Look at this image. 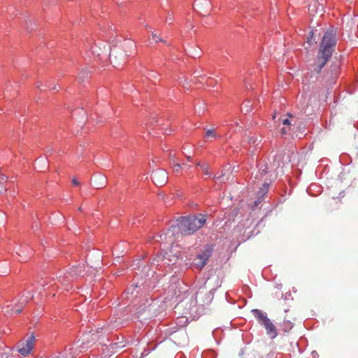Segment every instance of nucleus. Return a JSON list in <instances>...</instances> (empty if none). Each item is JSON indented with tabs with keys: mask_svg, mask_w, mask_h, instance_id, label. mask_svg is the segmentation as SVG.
<instances>
[{
	"mask_svg": "<svg viewBox=\"0 0 358 358\" xmlns=\"http://www.w3.org/2000/svg\"><path fill=\"white\" fill-rule=\"evenodd\" d=\"M336 42V29L331 27L325 31L322 39L318 50V57L313 65V71L317 73H320L321 70L331 57Z\"/></svg>",
	"mask_w": 358,
	"mask_h": 358,
	"instance_id": "obj_1",
	"label": "nucleus"
},
{
	"mask_svg": "<svg viewBox=\"0 0 358 358\" xmlns=\"http://www.w3.org/2000/svg\"><path fill=\"white\" fill-rule=\"evenodd\" d=\"M206 217L202 214L180 217L177 219L176 224L172 225L169 229L168 234L171 233L172 235H175L176 233H180L185 236L191 235L206 224Z\"/></svg>",
	"mask_w": 358,
	"mask_h": 358,
	"instance_id": "obj_2",
	"label": "nucleus"
},
{
	"mask_svg": "<svg viewBox=\"0 0 358 358\" xmlns=\"http://www.w3.org/2000/svg\"><path fill=\"white\" fill-rule=\"evenodd\" d=\"M31 298H33V295L29 294L27 296L23 295L20 298H15L11 301H6V306L2 307V311L6 316L17 315L21 313L26 303Z\"/></svg>",
	"mask_w": 358,
	"mask_h": 358,
	"instance_id": "obj_3",
	"label": "nucleus"
},
{
	"mask_svg": "<svg viewBox=\"0 0 358 358\" xmlns=\"http://www.w3.org/2000/svg\"><path fill=\"white\" fill-rule=\"evenodd\" d=\"M252 314L255 317L258 323L262 325L266 331V334L271 338L273 339L278 336V332L275 326L268 317L267 314L259 309H252L251 310Z\"/></svg>",
	"mask_w": 358,
	"mask_h": 358,
	"instance_id": "obj_4",
	"label": "nucleus"
},
{
	"mask_svg": "<svg viewBox=\"0 0 358 358\" xmlns=\"http://www.w3.org/2000/svg\"><path fill=\"white\" fill-rule=\"evenodd\" d=\"M213 250V248L211 245H205L194 259V266L198 269L203 268L211 257Z\"/></svg>",
	"mask_w": 358,
	"mask_h": 358,
	"instance_id": "obj_5",
	"label": "nucleus"
},
{
	"mask_svg": "<svg viewBox=\"0 0 358 358\" xmlns=\"http://www.w3.org/2000/svg\"><path fill=\"white\" fill-rule=\"evenodd\" d=\"M34 342L35 336L33 334H31L24 342L18 345V352L23 356L28 355L34 348Z\"/></svg>",
	"mask_w": 358,
	"mask_h": 358,
	"instance_id": "obj_6",
	"label": "nucleus"
},
{
	"mask_svg": "<svg viewBox=\"0 0 358 358\" xmlns=\"http://www.w3.org/2000/svg\"><path fill=\"white\" fill-rule=\"evenodd\" d=\"M151 178L156 185L162 186L167 182L168 173L164 169H157L152 172Z\"/></svg>",
	"mask_w": 358,
	"mask_h": 358,
	"instance_id": "obj_7",
	"label": "nucleus"
},
{
	"mask_svg": "<svg viewBox=\"0 0 358 358\" xmlns=\"http://www.w3.org/2000/svg\"><path fill=\"white\" fill-rule=\"evenodd\" d=\"M60 283L62 285L65 286L66 284L62 280L58 279L57 281L54 279H41L39 282V285L43 287L44 290H47L50 288L53 287L54 286L59 287L58 283Z\"/></svg>",
	"mask_w": 358,
	"mask_h": 358,
	"instance_id": "obj_8",
	"label": "nucleus"
},
{
	"mask_svg": "<svg viewBox=\"0 0 358 358\" xmlns=\"http://www.w3.org/2000/svg\"><path fill=\"white\" fill-rule=\"evenodd\" d=\"M221 135L218 134L214 128L206 129L204 138L207 141H211L213 139L220 138Z\"/></svg>",
	"mask_w": 358,
	"mask_h": 358,
	"instance_id": "obj_9",
	"label": "nucleus"
},
{
	"mask_svg": "<svg viewBox=\"0 0 358 358\" xmlns=\"http://www.w3.org/2000/svg\"><path fill=\"white\" fill-rule=\"evenodd\" d=\"M90 51L92 55L94 57H99L101 55V54L102 52L101 48L99 46H98L96 44H94L93 45H92Z\"/></svg>",
	"mask_w": 358,
	"mask_h": 358,
	"instance_id": "obj_10",
	"label": "nucleus"
},
{
	"mask_svg": "<svg viewBox=\"0 0 358 358\" xmlns=\"http://www.w3.org/2000/svg\"><path fill=\"white\" fill-rule=\"evenodd\" d=\"M172 169L175 173H179L182 171V165L180 163L176 162L175 160H172Z\"/></svg>",
	"mask_w": 358,
	"mask_h": 358,
	"instance_id": "obj_11",
	"label": "nucleus"
},
{
	"mask_svg": "<svg viewBox=\"0 0 358 358\" xmlns=\"http://www.w3.org/2000/svg\"><path fill=\"white\" fill-rule=\"evenodd\" d=\"M93 181L95 182L96 180H100L102 181V184L99 186H96V188H101L102 186H103L106 183V178L105 177L102 176H94L92 178Z\"/></svg>",
	"mask_w": 358,
	"mask_h": 358,
	"instance_id": "obj_12",
	"label": "nucleus"
},
{
	"mask_svg": "<svg viewBox=\"0 0 358 358\" xmlns=\"http://www.w3.org/2000/svg\"><path fill=\"white\" fill-rule=\"evenodd\" d=\"M268 184L265 182L263 184V187L260 189V191L259 192L258 194H260L261 196H264L268 192Z\"/></svg>",
	"mask_w": 358,
	"mask_h": 358,
	"instance_id": "obj_13",
	"label": "nucleus"
},
{
	"mask_svg": "<svg viewBox=\"0 0 358 358\" xmlns=\"http://www.w3.org/2000/svg\"><path fill=\"white\" fill-rule=\"evenodd\" d=\"M248 142L249 143L252 144L254 146H257L260 143V141H258V139L254 136H251L249 138Z\"/></svg>",
	"mask_w": 358,
	"mask_h": 358,
	"instance_id": "obj_14",
	"label": "nucleus"
},
{
	"mask_svg": "<svg viewBox=\"0 0 358 358\" xmlns=\"http://www.w3.org/2000/svg\"><path fill=\"white\" fill-rule=\"evenodd\" d=\"M283 325L285 331H289L293 327V324L289 320L284 321Z\"/></svg>",
	"mask_w": 358,
	"mask_h": 358,
	"instance_id": "obj_15",
	"label": "nucleus"
},
{
	"mask_svg": "<svg viewBox=\"0 0 358 358\" xmlns=\"http://www.w3.org/2000/svg\"><path fill=\"white\" fill-rule=\"evenodd\" d=\"M115 53H118L117 52L116 49L111 50V52L110 53V59L111 62H115V59L117 57V55H114V54H115Z\"/></svg>",
	"mask_w": 358,
	"mask_h": 358,
	"instance_id": "obj_16",
	"label": "nucleus"
},
{
	"mask_svg": "<svg viewBox=\"0 0 358 358\" xmlns=\"http://www.w3.org/2000/svg\"><path fill=\"white\" fill-rule=\"evenodd\" d=\"M250 107V101H245L243 105H242V107H241V110L242 111H245V113H248L250 111V109L249 108H246L245 109V108H249Z\"/></svg>",
	"mask_w": 358,
	"mask_h": 358,
	"instance_id": "obj_17",
	"label": "nucleus"
},
{
	"mask_svg": "<svg viewBox=\"0 0 358 358\" xmlns=\"http://www.w3.org/2000/svg\"><path fill=\"white\" fill-rule=\"evenodd\" d=\"M129 56V55L127 52L123 53L122 52H120L118 53V57L122 60V62H125V59L127 57Z\"/></svg>",
	"mask_w": 358,
	"mask_h": 358,
	"instance_id": "obj_18",
	"label": "nucleus"
},
{
	"mask_svg": "<svg viewBox=\"0 0 358 358\" xmlns=\"http://www.w3.org/2000/svg\"><path fill=\"white\" fill-rule=\"evenodd\" d=\"M6 216L3 212H0V225H4Z\"/></svg>",
	"mask_w": 358,
	"mask_h": 358,
	"instance_id": "obj_19",
	"label": "nucleus"
},
{
	"mask_svg": "<svg viewBox=\"0 0 358 358\" xmlns=\"http://www.w3.org/2000/svg\"><path fill=\"white\" fill-rule=\"evenodd\" d=\"M124 45L128 48H133L134 50H135L134 43L131 41H126L124 42Z\"/></svg>",
	"mask_w": 358,
	"mask_h": 358,
	"instance_id": "obj_20",
	"label": "nucleus"
},
{
	"mask_svg": "<svg viewBox=\"0 0 358 358\" xmlns=\"http://www.w3.org/2000/svg\"><path fill=\"white\" fill-rule=\"evenodd\" d=\"M313 32L311 31L309 34V36L307 38V43L310 46L313 44Z\"/></svg>",
	"mask_w": 358,
	"mask_h": 358,
	"instance_id": "obj_21",
	"label": "nucleus"
},
{
	"mask_svg": "<svg viewBox=\"0 0 358 358\" xmlns=\"http://www.w3.org/2000/svg\"><path fill=\"white\" fill-rule=\"evenodd\" d=\"M198 166H201L202 170L204 171L205 175L210 176V173L208 172V167L204 165H201L200 163H197Z\"/></svg>",
	"mask_w": 358,
	"mask_h": 358,
	"instance_id": "obj_22",
	"label": "nucleus"
},
{
	"mask_svg": "<svg viewBox=\"0 0 358 358\" xmlns=\"http://www.w3.org/2000/svg\"><path fill=\"white\" fill-rule=\"evenodd\" d=\"M152 41H153L154 42L157 43L159 41H162L159 36H157V34H152V38H151Z\"/></svg>",
	"mask_w": 358,
	"mask_h": 358,
	"instance_id": "obj_23",
	"label": "nucleus"
},
{
	"mask_svg": "<svg viewBox=\"0 0 358 358\" xmlns=\"http://www.w3.org/2000/svg\"><path fill=\"white\" fill-rule=\"evenodd\" d=\"M290 130V127H287V128H285V127H283L281 129V134L282 135H285L287 134H288V132Z\"/></svg>",
	"mask_w": 358,
	"mask_h": 358,
	"instance_id": "obj_24",
	"label": "nucleus"
},
{
	"mask_svg": "<svg viewBox=\"0 0 358 358\" xmlns=\"http://www.w3.org/2000/svg\"><path fill=\"white\" fill-rule=\"evenodd\" d=\"M182 165V170H187L191 167V165H189L186 163L181 164Z\"/></svg>",
	"mask_w": 358,
	"mask_h": 358,
	"instance_id": "obj_25",
	"label": "nucleus"
},
{
	"mask_svg": "<svg viewBox=\"0 0 358 358\" xmlns=\"http://www.w3.org/2000/svg\"><path fill=\"white\" fill-rule=\"evenodd\" d=\"M282 124L285 125H287L289 127L290 125V121L288 118H285V119L282 120Z\"/></svg>",
	"mask_w": 358,
	"mask_h": 358,
	"instance_id": "obj_26",
	"label": "nucleus"
},
{
	"mask_svg": "<svg viewBox=\"0 0 358 358\" xmlns=\"http://www.w3.org/2000/svg\"><path fill=\"white\" fill-rule=\"evenodd\" d=\"M149 77L152 78H157L158 77V73L155 72H152L150 75H149Z\"/></svg>",
	"mask_w": 358,
	"mask_h": 358,
	"instance_id": "obj_27",
	"label": "nucleus"
},
{
	"mask_svg": "<svg viewBox=\"0 0 358 358\" xmlns=\"http://www.w3.org/2000/svg\"><path fill=\"white\" fill-rule=\"evenodd\" d=\"M36 87L38 88L41 91H43L45 90V88H43V87L41 84H39V83H37Z\"/></svg>",
	"mask_w": 358,
	"mask_h": 358,
	"instance_id": "obj_28",
	"label": "nucleus"
},
{
	"mask_svg": "<svg viewBox=\"0 0 358 358\" xmlns=\"http://www.w3.org/2000/svg\"><path fill=\"white\" fill-rule=\"evenodd\" d=\"M72 182H73V184L74 185H76V186L79 185V182H78V181L76 179H73V180H72Z\"/></svg>",
	"mask_w": 358,
	"mask_h": 358,
	"instance_id": "obj_29",
	"label": "nucleus"
},
{
	"mask_svg": "<svg viewBox=\"0 0 358 358\" xmlns=\"http://www.w3.org/2000/svg\"><path fill=\"white\" fill-rule=\"evenodd\" d=\"M266 169H267V168L265 167L264 169L262 170V171L260 172L261 176H262L263 174H265L266 173Z\"/></svg>",
	"mask_w": 358,
	"mask_h": 358,
	"instance_id": "obj_30",
	"label": "nucleus"
},
{
	"mask_svg": "<svg viewBox=\"0 0 358 358\" xmlns=\"http://www.w3.org/2000/svg\"><path fill=\"white\" fill-rule=\"evenodd\" d=\"M212 81H213V80H212L211 79H210V78H209V79H208V80H207V82H208V85H212V83H212Z\"/></svg>",
	"mask_w": 358,
	"mask_h": 358,
	"instance_id": "obj_31",
	"label": "nucleus"
},
{
	"mask_svg": "<svg viewBox=\"0 0 358 358\" xmlns=\"http://www.w3.org/2000/svg\"><path fill=\"white\" fill-rule=\"evenodd\" d=\"M50 89L51 90H57V86H56V85H55V86H53L52 87H50Z\"/></svg>",
	"mask_w": 358,
	"mask_h": 358,
	"instance_id": "obj_32",
	"label": "nucleus"
},
{
	"mask_svg": "<svg viewBox=\"0 0 358 358\" xmlns=\"http://www.w3.org/2000/svg\"><path fill=\"white\" fill-rule=\"evenodd\" d=\"M0 178H1V180H4L5 176L3 175H1L0 176Z\"/></svg>",
	"mask_w": 358,
	"mask_h": 358,
	"instance_id": "obj_33",
	"label": "nucleus"
},
{
	"mask_svg": "<svg viewBox=\"0 0 358 358\" xmlns=\"http://www.w3.org/2000/svg\"><path fill=\"white\" fill-rule=\"evenodd\" d=\"M42 160H43V159H37V160H36V163L40 162H41V161H42Z\"/></svg>",
	"mask_w": 358,
	"mask_h": 358,
	"instance_id": "obj_34",
	"label": "nucleus"
},
{
	"mask_svg": "<svg viewBox=\"0 0 358 358\" xmlns=\"http://www.w3.org/2000/svg\"><path fill=\"white\" fill-rule=\"evenodd\" d=\"M187 158L188 161H190V158H191L190 156H187Z\"/></svg>",
	"mask_w": 358,
	"mask_h": 358,
	"instance_id": "obj_35",
	"label": "nucleus"
},
{
	"mask_svg": "<svg viewBox=\"0 0 358 358\" xmlns=\"http://www.w3.org/2000/svg\"><path fill=\"white\" fill-rule=\"evenodd\" d=\"M2 190H3V188H2V187L0 186V193L2 192Z\"/></svg>",
	"mask_w": 358,
	"mask_h": 358,
	"instance_id": "obj_36",
	"label": "nucleus"
},
{
	"mask_svg": "<svg viewBox=\"0 0 358 358\" xmlns=\"http://www.w3.org/2000/svg\"><path fill=\"white\" fill-rule=\"evenodd\" d=\"M260 201H255V205L257 206L258 204V203H259Z\"/></svg>",
	"mask_w": 358,
	"mask_h": 358,
	"instance_id": "obj_37",
	"label": "nucleus"
},
{
	"mask_svg": "<svg viewBox=\"0 0 358 358\" xmlns=\"http://www.w3.org/2000/svg\"><path fill=\"white\" fill-rule=\"evenodd\" d=\"M58 358V357H57Z\"/></svg>",
	"mask_w": 358,
	"mask_h": 358,
	"instance_id": "obj_38",
	"label": "nucleus"
}]
</instances>
